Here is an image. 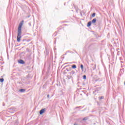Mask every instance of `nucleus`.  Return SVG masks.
<instances>
[{
	"label": "nucleus",
	"mask_w": 125,
	"mask_h": 125,
	"mask_svg": "<svg viewBox=\"0 0 125 125\" xmlns=\"http://www.w3.org/2000/svg\"><path fill=\"white\" fill-rule=\"evenodd\" d=\"M80 67H81V68L82 70V71H83V65L81 64Z\"/></svg>",
	"instance_id": "obj_12"
},
{
	"label": "nucleus",
	"mask_w": 125,
	"mask_h": 125,
	"mask_svg": "<svg viewBox=\"0 0 125 125\" xmlns=\"http://www.w3.org/2000/svg\"><path fill=\"white\" fill-rule=\"evenodd\" d=\"M66 71H67V72H71V70H72V68H66Z\"/></svg>",
	"instance_id": "obj_10"
},
{
	"label": "nucleus",
	"mask_w": 125,
	"mask_h": 125,
	"mask_svg": "<svg viewBox=\"0 0 125 125\" xmlns=\"http://www.w3.org/2000/svg\"><path fill=\"white\" fill-rule=\"evenodd\" d=\"M76 108H78V107H77Z\"/></svg>",
	"instance_id": "obj_23"
},
{
	"label": "nucleus",
	"mask_w": 125,
	"mask_h": 125,
	"mask_svg": "<svg viewBox=\"0 0 125 125\" xmlns=\"http://www.w3.org/2000/svg\"><path fill=\"white\" fill-rule=\"evenodd\" d=\"M92 21H90L88 22L87 24V27H90L91 26V23H92Z\"/></svg>",
	"instance_id": "obj_4"
},
{
	"label": "nucleus",
	"mask_w": 125,
	"mask_h": 125,
	"mask_svg": "<svg viewBox=\"0 0 125 125\" xmlns=\"http://www.w3.org/2000/svg\"><path fill=\"white\" fill-rule=\"evenodd\" d=\"M47 98H49V95H47Z\"/></svg>",
	"instance_id": "obj_17"
},
{
	"label": "nucleus",
	"mask_w": 125,
	"mask_h": 125,
	"mask_svg": "<svg viewBox=\"0 0 125 125\" xmlns=\"http://www.w3.org/2000/svg\"><path fill=\"white\" fill-rule=\"evenodd\" d=\"M75 71L72 70L71 72L69 73L70 75H74L75 74Z\"/></svg>",
	"instance_id": "obj_8"
},
{
	"label": "nucleus",
	"mask_w": 125,
	"mask_h": 125,
	"mask_svg": "<svg viewBox=\"0 0 125 125\" xmlns=\"http://www.w3.org/2000/svg\"><path fill=\"white\" fill-rule=\"evenodd\" d=\"M3 106H4V104H3Z\"/></svg>",
	"instance_id": "obj_22"
},
{
	"label": "nucleus",
	"mask_w": 125,
	"mask_h": 125,
	"mask_svg": "<svg viewBox=\"0 0 125 125\" xmlns=\"http://www.w3.org/2000/svg\"><path fill=\"white\" fill-rule=\"evenodd\" d=\"M74 125H78V124H74Z\"/></svg>",
	"instance_id": "obj_19"
},
{
	"label": "nucleus",
	"mask_w": 125,
	"mask_h": 125,
	"mask_svg": "<svg viewBox=\"0 0 125 125\" xmlns=\"http://www.w3.org/2000/svg\"><path fill=\"white\" fill-rule=\"evenodd\" d=\"M3 106H4V104H3Z\"/></svg>",
	"instance_id": "obj_21"
},
{
	"label": "nucleus",
	"mask_w": 125,
	"mask_h": 125,
	"mask_svg": "<svg viewBox=\"0 0 125 125\" xmlns=\"http://www.w3.org/2000/svg\"><path fill=\"white\" fill-rule=\"evenodd\" d=\"M88 120V117H85L83 118V121H87Z\"/></svg>",
	"instance_id": "obj_7"
},
{
	"label": "nucleus",
	"mask_w": 125,
	"mask_h": 125,
	"mask_svg": "<svg viewBox=\"0 0 125 125\" xmlns=\"http://www.w3.org/2000/svg\"><path fill=\"white\" fill-rule=\"evenodd\" d=\"M20 92H24V91H26V89H20Z\"/></svg>",
	"instance_id": "obj_6"
},
{
	"label": "nucleus",
	"mask_w": 125,
	"mask_h": 125,
	"mask_svg": "<svg viewBox=\"0 0 125 125\" xmlns=\"http://www.w3.org/2000/svg\"><path fill=\"white\" fill-rule=\"evenodd\" d=\"M96 21H97V20L96 19H94L93 20H92V24H95V23H96Z\"/></svg>",
	"instance_id": "obj_5"
},
{
	"label": "nucleus",
	"mask_w": 125,
	"mask_h": 125,
	"mask_svg": "<svg viewBox=\"0 0 125 125\" xmlns=\"http://www.w3.org/2000/svg\"><path fill=\"white\" fill-rule=\"evenodd\" d=\"M4 79L3 78L0 79V83H3Z\"/></svg>",
	"instance_id": "obj_11"
},
{
	"label": "nucleus",
	"mask_w": 125,
	"mask_h": 125,
	"mask_svg": "<svg viewBox=\"0 0 125 125\" xmlns=\"http://www.w3.org/2000/svg\"><path fill=\"white\" fill-rule=\"evenodd\" d=\"M76 68H77V65H76L75 64H74L72 66V69H76Z\"/></svg>",
	"instance_id": "obj_9"
},
{
	"label": "nucleus",
	"mask_w": 125,
	"mask_h": 125,
	"mask_svg": "<svg viewBox=\"0 0 125 125\" xmlns=\"http://www.w3.org/2000/svg\"><path fill=\"white\" fill-rule=\"evenodd\" d=\"M23 24H24V21H21L20 23L18 29V36H17V41L18 42H20L21 40V34H22L21 28L22 26H23Z\"/></svg>",
	"instance_id": "obj_1"
},
{
	"label": "nucleus",
	"mask_w": 125,
	"mask_h": 125,
	"mask_svg": "<svg viewBox=\"0 0 125 125\" xmlns=\"http://www.w3.org/2000/svg\"><path fill=\"white\" fill-rule=\"evenodd\" d=\"M70 62H66L65 64H69Z\"/></svg>",
	"instance_id": "obj_18"
},
{
	"label": "nucleus",
	"mask_w": 125,
	"mask_h": 125,
	"mask_svg": "<svg viewBox=\"0 0 125 125\" xmlns=\"http://www.w3.org/2000/svg\"><path fill=\"white\" fill-rule=\"evenodd\" d=\"M104 99V97L102 96L100 97V99Z\"/></svg>",
	"instance_id": "obj_16"
},
{
	"label": "nucleus",
	"mask_w": 125,
	"mask_h": 125,
	"mask_svg": "<svg viewBox=\"0 0 125 125\" xmlns=\"http://www.w3.org/2000/svg\"><path fill=\"white\" fill-rule=\"evenodd\" d=\"M95 13H93V14L92 15V17H95Z\"/></svg>",
	"instance_id": "obj_15"
},
{
	"label": "nucleus",
	"mask_w": 125,
	"mask_h": 125,
	"mask_svg": "<svg viewBox=\"0 0 125 125\" xmlns=\"http://www.w3.org/2000/svg\"><path fill=\"white\" fill-rule=\"evenodd\" d=\"M96 69V64L94 65V67H93V70H95Z\"/></svg>",
	"instance_id": "obj_14"
},
{
	"label": "nucleus",
	"mask_w": 125,
	"mask_h": 125,
	"mask_svg": "<svg viewBox=\"0 0 125 125\" xmlns=\"http://www.w3.org/2000/svg\"><path fill=\"white\" fill-rule=\"evenodd\" d=\"M44 112H45V108H43L40 111V114L42 115Z\"/></svg>",
	"instance_id": "obj_2"
},
{
	"label": "nucleus",
	"mask_w": 125,
	"mask_h": 125,
	"mask_svg": "<svg viewBox=\"0 0 125 125\" xmlns=\"http://www.w3.org/2000/svg\"><path fill=\"white\" fill-rule=\"evenodd\" d=\"M83 80H86V75H83Z\"/></svg>",
	"instance_id": "obj_13"
},
{
	"label": "nucleus",
	"mask_w": 125,
	"mask_h": 125,
	"mask_svg": "<svg viewBox=\"0 0 125 125\" xmlns=\"http://www.w3.org/2000/svg\"><path fill=\"white\" fill-rule=\"evenodd\" d=\"M66 67H67V66H64V68H66Z\"/></svg>",
	"instance_id": "obj_20"
},
{
	"label": "nucleus",
	"mask_w": 125,
	"mask_h": 125,
	"mask_svg": "<svg viewBox=\"0 0 125 125\" xmlns=\"http://www.w3.org/2000/svg\"><path fill=\"white\" fill-rule=\"evenodd\" d=\"M18 63L19 64H25V62L23 60H18Z\"/></svg>",
	"instance_id": "obj_3"
}]
</instances>
